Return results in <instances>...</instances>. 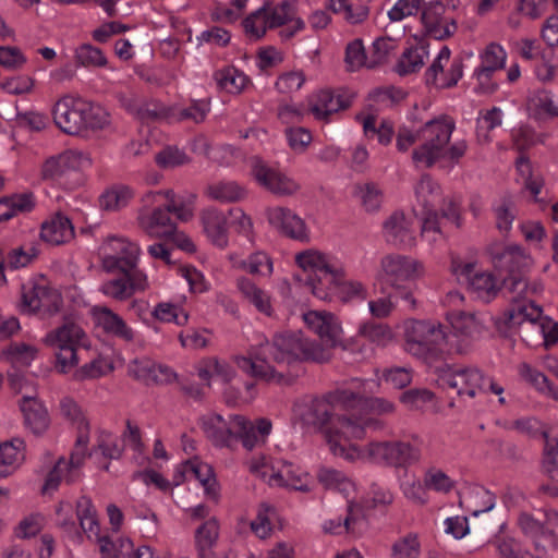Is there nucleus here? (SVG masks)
Listing matches in <instances>:
<instances>
[{
    "label": "nucleus",
    "instance_id": "8fccbe9b",
    "mask_svg": "<svg viewBox=\"0 0 558 558\" xmlns=\"http://www.w3.org/2000/svg\"><path fill=\"white\" fill-rule=\"evenodd\" d=\"M445 5L439 2H429L422 11V23L425 26L427 35L432 37L434 29H437L441 24V19L445 13Z\"/></svg>",
    "mask_w": 558,
    "mask_h": 558
},
{
    "label": "nucleus",
    "instance_id": "f704fd0d",
    "mask_svg": "<svg viewBox=\"0 0 558 558\" xmlns=\"http://www.w3.org/2000/svg\"><path fill=\"white\" fill-rule=\"evenodd\" d=\"M238 287L244 298L251 302L260 313L271 316L272 307L268 294L256 287L250 279L241 278L238 281Z\"/></svg>",
    "mask_w": 558,
    "mask_h": 558
},
{
    "label": "nucleus",
    "instance_id": "1a4fd4ad",
    "mask_svg": "<svg viewBox=\"0 0 558 558\" xmlns=\"http://www.w3.org/2000/svg\"><path fill=\"white\" fill-rule=\"evenodd\" d=\"M84 336L78 325L69 322L45 337V343L54 350L56 368L59 373L66 374L77 365V344Z\"/></svg>",
    "mask_w": 558,
    "mask_h": 558
},
{
    "label": "nucleus",
    "instance_id": "58836bf2",
    "mask_svg": "<svg viewBox=\"0 0 558 558\" xmlns=\"http://www.w3.org/2000/svg\"><path fill=\"white\" fill-rule=\"evenodd\" d=\"M206 193L210 198L219 202H238L245 196V190L235 182L211 184Z\"/></svg>",
    "mask_w": 558,
    "mask_h": 558
},
{
    "label": "nucleus",
    "instance_id": "a19ab883",
    "mask_svg": "<svg viewBox=\"0 0 558 558\" xmlns=\"http://www.w3.org/2000/svg\"><path fill=\"white\" fill-rule=\"evenodd\" d=\"M424 54H427L424 48L407 49L396 65V72L401 76L417 72L424 65Z\"/></svg>",
    "mask_w": 558,
    "mask_h": 558
},
{
    "label": "nucleus",
    "instance_id": "bf43d9fd",
    "mask_svg": "<svg viewBox=\"0 0 558 558\" xmlns=\"http://www.w3.org/2000/svg\"><path fill=\"white\" fill-rule=\"evenodd\" d=\"M529 106L535 113H547L550 117H558V109L554 106L549 93L537 90L529 98Z\"/></svg>",
    "mask_w": 558,
    "mask_h": 558
},
{
    "label": "nucleus",
    "instance_id": "9d476101",
    "mask_svg": "<svg viewBox=\"0 0 558 558\" xmlns=\"http://www.w3.org/2000/svg\"><path fill=\"white\" fill-rule=\"evenodd\" d=\"M295 260L305 272H308L305 281L311 287L312 293L320 300L328 299L325 286L333 282L336 269L329 265L326 256L319 252L308 250L299 253Z\"/></svg>",
    "mask_w": 558,
    "mask_h": 558
},
{
    "label": "nucleus",
    "instance_id": "aec40b11",
    "mask_svg": "<svg viewBox=\"0 0 558 558\" xmlns=\"http://www.w3.org/2000/svg\"><path fill=\"white\" fill-rule=\"evenodd\" d=\"M186 474H191L195 480L199 481V483L204 486L206 494L213 499L217 500V483L214 470L209 464L199 461L197 458L185 461L181 465V469L174 478V484L179 485L182 483Z\"/></svg>",
    "mask_w": 558,
    "mask_h": 558
},
{
    "label": "nucleus",
    "instance_id": "7c9ffc66",
    "mask_svg": "<svg viewBox=\"0 0 558 558\" xmlns=\"http://www.w3.org/2000/svg\"><path fill=\"white\" fill-rule=\"evenodd\" d=\"M99 324L106 332L119 337L125 341L134 339L133 330L125 324L123 318L111 311L109 307H100L98 310Z\"/></svg>",
    "mask_w": 558,
    "mask_h": 558
},
{
    "label": "nucleus",
    "instance_id": "37998d69",
    "mask_svg": "<svg viewBox=\"0 0 558 558\" xmlns=\"http://www.w3.org/2000/svg\"><path fill=\"white\" fill-rule=\"evenodd\" d=\"M270 2H265L262 8L251 13L242 22L245 33L255 39H260L266 34L268 27L266 12H268Z\"/></svg>",
    "mask_w": 558,
    "mask_h": 558
},
{
    "label": "nucleus",
    "instance_id": "a211bd4d",
    "mask_svg": "<svg viewBox=\"0 0 558 558\" xmlns=\"http://www.w3.org/2000/svg\"><path fill=\"white\" fill-rule=\"evenodd\" d=\"M269 223L283 235L294 240H307L305 222L292 210L276 207L268 210Z\"/></svg>",
    "mask_w": 558,
    "mask_h": 558
},
{
    "label": "nucleus",
    "instance_id": "7ed1b4c3",
    "mask_svg": "<svg viewBox=\"0 0 558 558\" xmlns=\"http://www.w3.org/2000/svg\"><path fill=\"white\" fill-rule=\"evenodd\" d=\"M271 426L267 418H258L254 425L242 415H229L225 418L215 413L201 420V428L206 438L219 448L229 447L233 439H240L246 449L252 450L258 441V435L267 436Z\"/></svg>",
    "mask_w": 558,
    "mask_h": 558
},
{
    "label": "nucleus",
    "instance_id": "f03ea898",
    "mask_svg": "<svg viewBox=\"0 0 558 558\" xmlns=\"http://www.w3.org/2000/svg\"><path fill=\"white\" fill-rule=\"evenodd\" d=\"M355 409H367L374 414H388L395 410L392 402L384 398H363L351 390H335L312 401L308 416L313 425L324 429L330 451L353 461L357 446L345 442L361 439L366 427L380 428L377 421L357 416Z\"/></svg>",
    "mask_w": 558,
    "mask_h": 558
},
{
    "label": "nucleus",
    "instance_id": "5fc2aeb1",
    "mask_svg": "<svg viewBox=\"0 0 558 558\" xmlns=\"http://www.w3.org/2000/svg\"><path fill=\"white\" fill-rule=\"evenodd\" d=\"M368 56H366L361 39L350 43L345 49V63L349 71H355L361 66H367Z\"/></svg>",
    "mask_w": 558,
    "mask_h": 558
},
{
    "label": "nucleus",
    "instance_id": "393cba45",
    "mask_svg": "<svg viewBox=\"0 0 558 558\" xmlns=\"http://www.w3.org/2000/svg\"><path fill=\"white\" fill-rule=\"evenodd\" d=\"M74 236V229L65 216L57 214L41 225L40 239L51 245H60Z\"/></svg>",
    "mask_w": 558,
    "mask_h": 558
},
{
    "label": "nucleus",
    "instance_id": "09e8293b",
    "mask_svg": "<svg viewBox=\"0 0 558 558\" xmlns=\"http://www.w3.org/2000/svg\"><path fill=\"white\" fill-rule=\"evenodd\" d=\"M155 161L160 168L168 169L189 163L190 158L178 147L168 146L156 154Z\"/></svg>",
    "mask_w": 558,
    "mask_h": 558
},
{
    "label": "nucleus",
    "instance_id": "0eeeda50",
    "mask_svg": "<svg viewBox=\"0 0 558 558\" xmlns=\"http://www.w3.org/2000/svg\"><path fill=\"white\" fill-rule=\"evenodd\" d=\"M454 130V122L445 117L427 121L418 130L422 144L412 151V160L416 166L432 168L447 156V146Z\"/></svg>",
    "mask_w": 558,
    "mask_h": 558
},
{
    "label": "nucleus",
    "instance_id": "cd10ccee",
    "mask_svg": "<svg viewBox=\"0 0 558 558\" xmlns=\"http://www.w3.org/2000/svg\"><path fill=\"white\" fill-rule=\"evenodd\" d=\"M474 264L466 263L461 270L465 275V280L471 289L480 298L490 299L495 296L498 288L493 275L488 272H474Z\"/></svg>",
    "mask_w": 558,
    "mask_h": 558
},
{
    "label": "nucleus",
    "instance_id": "864d4df0",
    "mask_svg": "<svg viewBox=\"0 0 558 558\" xmlns=\"http://www.w3.org/2000/svg\"><path fill=\"white\" fill-rule=\"evenodd\" d=\"M420 543L415 534H408L392 545L391 558H418Z\"/></svg>",
    "mask_w": 558,
    "mask_h": 558
},
{
    "label": "nucleus",
    "instance_id": "473e14b6",
    "mask_svg": "<svg viewBox=\"0 0 558 558\" xmlns=\"http://www.w3.org/2000/svg\"><path fill=\"white\" fill-rule=\"evenodd\" d=\"M447 319L458 336L473 337L481 333L483 329L482 323L474 313L452 311L447 314Z\"/></svg>",
    "mask_w": 558,
    "mask_h": 558
},
{
    "label": "nucleus",
    "instance_id": "a18cd8bd",
    "mask_svg": "<svg viewBox=\"0 0 558 558\" xmlns=\"http://www.w3.org/2000/svg\"><path fill=\"white\" fill-rule=\"evenodd\" d=\"M75 61L78 66H95L101 68L107 64V58L101 49L94 47L89 44H83L75 49Z\"/></svg>",
    "mask_w": 558,
    "mask_h": 558
},
{
    "label": "nucleus",
    "instance_id": "4c0bfd02",
    "mask_svg": "<svg viewBox=\"0 0 558 558\" xmlns=\"http://www.w3.org/2000/svg\"><path fill=\"white\" fill-rule=\"evenodd\" d=\"M210 110L209 100H195L187 108L171 107V119L177 122L192 120L195 123H201L205 120L206 114Z\"/></svg>",
    "mask_w": 558,
    "mask_h": 558
},
{
    "label": "nucleus",
    "instance_id": "e433bc0d",
    "mask_svg": "<svg viewBox=\"0 0 558 558\" xmlns=\"http://www.w3.org/2000/svg\"><path fill=\"white\" fill-rule=\"evenodd\" d=\"M347 511L348 513L343 519V522H341V520H330L326 522L324 525L325 532L339 534V530L342 526L347 532H353L356 523L364 519V510L361 505L355 502H349Z\"/></svg>",
    "mask_w": 558,
    "mask_h": 558
},
{
    "label": "nucleus",
    "instance_id": "6e6d98bb",
    "mask_svg": "<svg viewBox=\"0 0 558 558\" xmlns=\"http://www.w3.org/2000/svg\"><path fill=\"white\" fill-rule=\"evenodd\" d=\"M24 440L14 438L0 445V460L15 469V465L24 459L22 450L24 449Z\"/></svg>",
    "mask_w": 558,
    "mask_h": 558
},
{
    "label": "nucleus",
    "instance_id": "c9c22d12",
    "mask_svg": "<svg viewBox=\"0 0 558 558\" xmlns=\"http://www.w3.org/2000/svg\"><path fill=\"white\" fill-rule=\"evenodd\" d=\"M423 204L425 210L422 220L421 234L428 243H434L444 238L439 223V215L434 209V205L427 199L424 198Z\"/></svg>",
    "mask_w": 558,
    "mask_h": 558
},
{
    "label": "nucleus",
    "instance_id": "dca6fc26",
    "mask_svg": "<svg viewBox=\"0 0 558 558\" xmlns=\"http://www.w3.org/2000/svg\"><path fill=\"white\" fill-rule=\"evenodd\" d=\"M252 174L260 186L277 195H291L299 189L295 182L257 157L252 160Z\"/></svg>",
    "mask_w": 558,
    "mask_h": 558
},
{
    "label": "nucleus",
    "instance_id": "6ab92c4d",
    "mask_svg": "<svg viewBox=\"0 0 558 558\" xmlns=\"http://www.w3.org/2000/svg\"><path fill=\"white\" fill-rule=\"evenodd\" d=\"M19 403L25 426L34 435H43L50 426V416L44 402L36 396H23Z\"/></svg>",
    "mask_w": 558,
    "mask_h": 558
},
{
    "label": "nucleus",
    "instance_id": "f257e3e1",
    "mask_svg": "<svg viewBox=\"0 0 558 558\" xmlns=\"http://www.w3.org/2000/svg\"><path fill=\"white\" fill-rule=\"evenodd\" d=\"M304 322L322 340L310 341L296 333H277L253 349L250 356L236 355L233 361L247 375L266 383L281 384L287 380V368L298 361L325 363L330 361L331 349L342 347V328L336 316L328 312L312 311Z\"/></svg>",
    "mask_w": 558,
    "mask_h": 558
},
{
    "label": "nucleus",
    "instance_id": "13d9d810",
    "mask_svg": "<svg viewBox=\"0 0 558 558\" xmlns=\"http://www.w3.org/2000/svg\"><path fill=\"white\" fill-rule=\"evenodd\" d=\"M154 316L161 320L171 323L174 322L177 325H185L189 319L187 313L182 312L179 314V307L171 303H159L153 312Z\"/></svg>",
    "mask_w": 558,
    "mask_h": 558
},
{
    "label": "nucleus",
    "instance_id": "49530a36",
    "mask_svg": "<svg viewBox=\"0 0 558 558\" xmlns=\"http://www.w3.org/2000/svg\"><path fill=\"white\" fill-rule=\"evenodd\" d=\"M318 482L326 489L348 490L352 487L351 481L340 471L329 468H320L317 473Z\"/></svg>",
    "mask_w": 558,
    "mask_h": 558
},
{
    "label": "nucleus",
    "instance_id": "bb28decb",
    "mask_svg": "<svg viewBox=\"0 0 558 558\" xmlns=\"http://www.w3.org/2000/svg\"><path fill=\"white\" fill-rule=\"evenodd\" d=\"M60 411L65 418L76 424L77 446L88 445L90 426L78 404L71 398H64L60 402Z\"/></svg>",
    "mask_w": 558,
    "mask_h": 558
},
{
    "label": "nucleus",
    "instance_id": "423d86ee",
    "mask_svg": "<svg viewBox=\"0 0 558 558\" xmlns=\"http://www.w3.org/2000/svg\"><path fill=\"white\" fill-rule=\"evenodd\" d=\"M447 347L445 327L430 320H414L405 330V349L427 364L440 361Z\"/></svg>",
    "mask_w": 558,
    "mask_h": 558
},
{
    "label": "nucleus",
    "instance_id": "9b49d317",
    "mask_svg": "<svg viewBox=\"0 0 558 558\" xmlns=\"http://www.w3.org/2000/svg\"><path fill=\"white\" fill-rule=\"evenodd\" d=\"M437 385L442 389L454 390L459 396L474 398L476 390H485V375L477 368L454 369L445 364L436 367Z\"/></svg>",
    "mask_w": 558,
    "mask_h": 558
},
{
    "label": "nucleus",
    "instance_id": "2f4dec72",
    "mask_svg": "<svg viewBox=\"0 0 558 558\" xmlns=\"http://www.w3.org/2000/svg\"><path fill=\"white\" fill-rule=\"evenodd\" d=\"M518 371L520 376L539 392L553 398L554 400H558V388L545 374L525 362L519 365Z\"/></svg>",
    "mask_w": 558,
    "mask_h": 558
},
{
    "label": "nucleus",
    "instance_id": "a878e982",
    "mask_svg": "<svg viewBox=\"0 0 558 558\" xmlns=\"http://www.w3.org/2000/svg\"><path fill=\"white\" fill-rule=\"evenodd\" d=\"M542 308L532 301L512 299L510 307L506 312L507 324L510 327L520 326L525 322L535 324L542 316Z\"/></svg>",
    "mask_w": 558,
    "mask_h": 558
},
{
    "label": "nucleus",
    "instance_id": "412c9836",
    "mask_svg": "<svg viewBox=\"0 0 558 558\" xmlns=\"http://www.w3.org/2000/svg\"><path fill=\"white\" fill-rule=\"evenodd\" d=\"M170 214L167 205L156 207L150 214L141 215L138 225L149 236L169 238L177 230V225Z\"/></svg>",
    "mask_w": 558,
    "mask_h": 558
},
{
    "label": "nucleus",
    "instance_id": "79ce46f5",
    "mask_svg": "<svg viewBox=\"0 0 558 558\" xmlns=\"http://www.w3.org/2000/svg\"><path fill=\"white\" fill-rule=\"evenodd\" d=\"M132 196V191L128 186H113L100 196V207L105 210H119L128 205Z\"/></svg>",
    "mask_w": 558,
    "mask_h": 558
},
{
    "label": "nucleus",
    "instance_id": "ddd939ff",
    "mask_svg": "<svg viewBox=\"0 0 558 558\" xmlns=\"http://www.w3.org/2000/svg\"><path fill=\"white\" fill-rule=\"evenodd\" d=\"M62 304L61 293L47 283L36 282L28 291L23 287L22 306L31 313L43 311L52 315L61 310Z\"/></svg>",
    "mask_w": 558,
    "mask_h": 558
},
{
    "label": "nucleus",
    "instance_id": "680f3d73",
    "mask_svg": "<svg viewBox=\"0 0 558 558\" xmlns=\"http://www.w3.org/2000/svg\"><path fill=\"white\" fill-rule=\"evenodd\" d=\"M105 367L112 369V366L107 365L104 360H94L76 369L73 378L78 381L99 378L106 374Z\"/></svg>",
    "mask_w": 558,
    "mask_h": 558
},
{
    "label": "nucleus",
    "instance_id": "c03bdc74",
    "mask_svg": "<svg viewBox=\"0 0 558 558\" xmlns=\"http://www.w3.org/2000/svg\"><path fill=\"white\" fill-rule=\"evenodd\" d=\"M396 49L395 40L390 37L377 38L368 56L367 68L374 69L388 62L390 53Z\"/></svg>",
    "mask_w": 558,
    "mask_h": 558
},
{
    "label": "nucleus",
    "instance_id": "f3484780",
    "mask_svg": "<svg viewBox=\"0 0 558 558\" xmlns=\"http://www.w3.org/2000/svg\"><path fill=\"white\" fill-rule=\"evenodd\" d=\"M90 163V159L77 150H65L62 154L50 157L45 161L41 175L45 180H56L70 171H76Z\"/></svg>",
    "mask_w": 558,
    "mask_h": 558
},
{
    "label": "nucleus",
    "instance_id": "052dcab7",
    "mask_svg": "<svg viewBox=\"0 0 558 558\" xmlns=\"http://www.w3.org/2000/svg\"><path fill=\"white\" fill-rule=\"evenodd\" d=\"M171 107L158 102L145 104L136 109V114L142 121H157L171 119Z\"/></svg>",
    "mask_w": 558,
    "mask_h": 558
},
{
    "label": "nucleus",
    "instance_id": "603ef678",
    "mask_svg": "<svg viewBox=\"0 0 558 558\" xmlns=\"http://www.w3.org/2000/svg\"><path fill=\"white\" fill-rule=\"evenodd\" d=\"M424 486L440 493H449L454 482L441 470L429 469L424 475Z\"/></svg>",
    "mask_w": 558,
    "mask_h": 558
},
{
    "label": "nucleus",
    "instance_id": "ea45409f",
    "mask_svg": "<svg viewBox=\"0 0 558 558\" xmlns=\"http://www.w3.org/2000/svg\"><path fill=\"white\" fill-rule=\"evenodd\" d=\"M215 78L221 89L231 94H239L245 87L248 78L235 68H228L215 73Z\"/></svg>",
    "mask_w": 558,
    "mask_h": 558
},
{
    "label": "nucleus",
    "instance_id": "b1692460",
    "mask_svg": "<svg viewBox=\"0 0 558 558\" xmlns=\"http://www.w3.org/2000/svg\"><path fill=\"white\" fill-rule=\"evenodd\" d=\"M325 289L328 292V298L337 296L343 303L367 298L365 287L359 281H345L343 272L340 270L335 271L333 282L327 283Z\"/></svg>",
    "mask_w": 558,
    "mask_h": 558
},
{
    "label": "nucleus",
    "instance_id": "338daca9",
    "mask_svg": "<svg viewBox=\"0 0 558 558\" xmlns=\"http://www.w3.org/2000/svg\"><path fill=\"white\" fill-rule=\"evenodd\" d=\"M318 101L324 108H327V112H338L344 110L351 106V99L342 95H333L330 90H322L318 94Z\"/></svg>",
    "mask_w": 558,
    "mask_h": 558
},
{
    "label": "nucleus",
    "instance_id": "4be33fe9",
    "mask_svg": "<svg viewBox=\"0 0 558 558\" xmlns=\"http://www.w3.org/2000/svg\"><path fill=\"white\" fill-rule=\"evenodd\" d=\"M506 52L501 46L492 43L486 47L482 57V65L476 70L480 80V88L487 94H492L497 89V84L492 83L485 85L484 78L489 80L492 73L502 69L505 65Z\"/></svg>",
    "mask_w": 558,
    "mask_h": 558
},
{
    "label": "nucleus",
    "instance_id": "5701e85b",
    "mask_svg": "<svg viewBox=\"0 0 558 558\" xmlns=\"http://www.w3.org/2000/svg\"><path fill=\"white\" fill-rule=\"evenodd\" d=\"M204 232L216 246L223 248L228 245L227 217L216 208H207L201 213Z\"/></svg>",
    "mask_w": 558,
    "mask_h": 558
},
{
    "label": "nucleus",
    "instance_id": "72a5a7b5",
    "mask_svg": "<svg viewBox=\"0 0 558 558\" xmlns=\"http://www.w3.org/2000/svg\"><path fill=\"white\" fill-rule=\"evenodd\" d=\"M76 515L82 530L88 537L92 535H99L100 526L98 523L97 512L89 497L82 496L78 498L76 501Z\"/></svg>",
    "mask_w": 558,
    "mask_h": 558
},
{
    "label": "nucleus",
    "instance_id": "3c124183",
    "mask_svg": "<svg viewBox=\"0 0 558 558\" xmlns=\"http://www.w3.org/2000/svg\"><path fill=\"white\" fill-rule=\"evenodd\" d=\"M514 203L510 196H505L498 207L495 208L496 226L499 231L508 232L515 218Z\"/></svg>",
    "mask_w": 558,
    "mask_h": 558
},
{
    "label": "nucleus",
    "instance_id": "e2e57ef3",
    "mask_svg": "<svg viewBox=\"0 0 558 558\" xmlns=\"http://www.w3.org/2000/svg\"><path fill=\"white\" fill-rule=\"evenodd\" d=\"M534 539V553L536 558H551L558 547L557 535L541 533Z\"/></svg>",
    "mask_w": 558,
    "mask_h": 558
},
{
    "label": "nucleus",
    "instance_id": "39448f33",
    "mask_svg": "<svg viewBox=\"0 0 558 558\" xmlns=\"http://www.w3.org/2000/svg\"><path fill=\"white\" fill-rule=\"evenodd\" d=\"M489 255L504 289L517 294L527 290L532 259L519 245L495 244L489 247Z\"/></svg>",
    "mask_w": 558,
    "mask_h": 558
},
{
    "label": "nucleus",
    "instance_id": "774afa93",
    "mask_svg": "<svg viewBox=\"0 0 558 558\" xmlns=\"http://www.w3.org/2000/svg\"><path fill=\"white\" fill-rule=\"evenodd\" d=\"M293 13L288 0L282 1L270 14L266 12L268 28H276L291 21Z\"/></svg>",
    "mask_w": 558,
    "mask_h": 558
},
{
    "label": "nucleus",
    "instance_id": "6e6552de",
    "mask_svg": "<svg viewBox=\"0 0 558 558\" xmlns=\"http://www.w3.org/2000/svg\"><path fill=\"white\" fill-rule=\"evenodd\" d=\"M422 457L418 445L404 440L371 441L363 449L357 447L356 458H367L372 462L392 468H408L416 464Z\"/></svg>",
    "mask_w": 558,
    "mask_h": 558
},
{
    "label": "nucleus",
    "instance_id": "c756f323",
    "mask_svg": "<svg viewBox=\"0 0 558 558\" xmlns=\"http://www.w3.org/2000/svg\"><path fill=\"white\" fill-rule=\"evenodd\" d=\"M384 231L387 240L393 244H412L413 242L410 223L403 213L395 211L385 221Z\"/></svg>",
    "mask_w": 558,
    "mask_h": 558
},
{
    "label": "nucleus",
    "instance_id": "69168bd1",
    "mask_svg": "<svg viewBox=\"0 0 558 558\" xmlns=\"http://www.w3.org/2000/svg\"><path fill=\"white\" fill-rule=\"evenodd\" d=\"M305 82L302 71H292L280 75L276 82V88L282 94L299 90Z\"/></svg>",
    "mask_w": 558,
    "mask_h": 558
},
{
    "label": "nucleus",
    "instance_id": "0e129e2a",
    "mask_svg": "<svg viewBox=\"0 0 558 558\" xmlns=\"http://www.w3.org/2000/svg\"><path fill=\"white\" fill-rule=\"evenodd\" d=\"M38 254L39 251L36 246H31L28 250L16 247L9 252L5 260L11 268L17 269L27 266Z\"/></svg>",
    "mask_w": 558,
    "mask_h": 558
},
{
    "label": "nucleus",
    "instance_id": "de8ad7c7",
    "mask_svg": "<svg viewBox=\"0 0 558 558\" xmlns=\"http://www.w3.org/2000/svg\"><path fill=\"white\" fill-rule=\"evenodd\" d=\"M36 353V348L25 343L12 344L5 351H3V354L14 366H28L35 359Z\"/></svg>",
    "mask_w": 558,
    "mask_h": 558
},
{
    "label": "nucleus",
    "instance_id": "4d7b16f0",
    "mask_svg": "<svg viewBox=\"0 0 558 558\" xmlns=\"http://www.w3.org/2000/svg\"><path fill=\"white\" fill-rule=\"evenodd\" d=\"M269 481H274L278 486L289 487L294 490L308 492V487L301 484V476L291 470V464L286 465L283 470H280L277 473H272Z\"/></svg>",
    "mask_w": 558,
    "mask_h": 558
},
{
    "label": "nucleus",
    "instance_id": "4468645a",
    "mask_svg": "<svg viewBox=\"0 0 558 558\" xmlns=\"http://www.w3.org/2000/svg\"><path fill=\"white\" fill-rule=\"evenodd\" d=\"M384 279L392 287L400 288L405 281L415 279L422 265L408 256L389 254L380 262Z\"/></svg>",
    "mask_w": 558,
    "mask_h": 558
},
{
    "label": "nucleus",
    "instance_id": "2eb2a0df",
    "mask_svg": "<svg viewBox=\"0 0 558 558\" xmlns=\"http://www.w3.org/2000/svg\"><path fill=\"white\" fill-rule=\"evenodd\" d=\"M120 275L117 278L104 282L100 292L117 301L130 299L136 291H144L147 288V276L144 271L131 272L125 269H118Z\"/></svg>",
    "mask_w": 558,
    "mask_h": 558
},
{
    "label": "nucleus",
    "instance_id": "f8f14e48",
    "mask_svg": "<svg viewBox=\"0 0 558 558\" xmlns=\"http://www.w3.org/2000/svg\"><path fill=\"white\" fill-rule=\"evenodd\" d=\"M106 247L117 253L104 256L101 265L107 272H113L117 269H125L131 272L142 271L137 268L141 253L138 244L124 238L110 236L107 239Z\"/></svg>",
    "mask_w": 558,
    "mask_h": 558
},
{
    "label": "nucleus",
    "instance_id": "20e7f679",
    "mask_svg": "<svg viewBox=\"0 0 558 558\" xmlns=\"http://www.w3.org/2000/svg\"><path fill=\"white\" fill-rule=\"evenodd\" d=\"M52 118L56 125L69 135L102 130L110 123L109 113L102 107L70 94L56 101Z\"/></svg>",
    "mask_w": 558,
    "mask_h": 558
},
{
    "label": "nucleus",
    "instance_id": "c85d7f7f",
    "mask_svg": "<svg viewBox=\"0 0 558 558\" xmlns=\"http://www.w3.org/2000/svg\"><path fill=\"white\" fill-rule=\"evenodd\" d=\"M219 535V524L215 518L202 523L195 532L198 558H214L213 547Z\"/></svg>",
    "mask_w": 558,
    "mask_h": 558
}]
</instances>
